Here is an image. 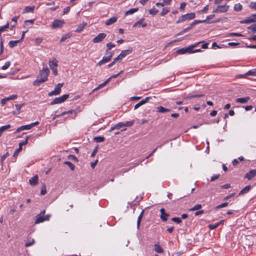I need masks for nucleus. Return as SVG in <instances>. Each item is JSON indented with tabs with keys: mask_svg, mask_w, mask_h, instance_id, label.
I'll list each match as a JSON object with an SVG mask.
<instances>
[{
	"mask_svg": "<svg viewBox=\"0 0 256 256\" xmlns=\"http://www.w3.org/2000/svg\"><path fill=\"white\" fill-rule=\"evenodd\" d=\"M50 70L46 66H45L42 70H40L38 78L33 82V85L39 86L41 83L48 80Z\"/></svg>",
	"mask_w": 256,
	"mask_h": 256,
	"instance_id": "obj_1",
	"label": "nucleus"
},
{
	"mask_svg": "<svg viewBox=\"0 0 256 256\" xmlns=\"http://www.w3.org/2000/svg\"><path fill=\"white\" fill-rule=\"evenodd\" d=\"M128 54V50H122L121 53L115 58L112 62L108 64V67L110 68L114 65L116 62L121 61Z\"/></svg>",
	"mask_w": 256,
	"mask_h": 256,
	"instance_id": "obj_2",
	"label": "nucleus"
},
{
	"mask_svg": "<svg viewBox=\"0 0 256 256\" xmlns=\"http://www.w3.org/2000/svg\"><path fill=\"white\" fill-rule=\"evenodd\" d=\"M128 126V122L125 123L120 122L116 124L114 126H112L110 130V132H111L115 130H120V131H124L126 130V126Z\"/></svg>",
	"mask_w": 256,
	"mask_h": 256,
	"instance_id": "obj_3",
	"label": "nucleus"
},
{
	"mask_svg": "<svg viewBox=\"0 0 256 256\" xmlns=\"http://www.w3.org/2000/svg\"><path fill=\"white\" fill-rule=\"evenodd\" d=\"M230 6L228 4L220 5L216 8H213L212 12L215 13L226 12H228Z\"/></svg>",
	"mask_w": 256,
	"mask_h": 256,
	"instance_id": "obj_4",
	"label": "nucleus"
},
{
	"mask_svg": "<svg viewBox=\"0 0 256 256\" xmlns=\"http://www.w3.org/2000/svg\"><path fill=\"white\" fill-rule=\"evenodd\" d=\"M195 18V14L194 12H190L182 16L178 20H177L176 23H180L184 22L187 20H192Z\"/></svg>",
	"mask_w": 256,
	"mask_h": 256,
	"instance_id": "obj_5",
	"label": "nucleus"
},
{
	"mask_svg": "<svg viewBox=\"0 0 256 256\" xmlns=\"http://www.w3.org/2000/svg\"><path fill=\"white\" fill-rule=\"evenodd\" d=\"M69 97L68 94H64L63 96L55 98L50 102V105L61 104L64 102Z\"/></svg>",
	"mask_w": 256,
	"mask_h": 256,
	"instance_id": "obj_6",
	"label": "nucleus"
},
{
	"mask_svg": "<svg viewBox=\"0 0 256 256\" xmlns=\"http://www.w3.org/2000/svg\"><path fill=\"white\" fill-rule=\"evenodd\" d=\"M64 83L57 84L54 88V90L48 93V96H51L58 95L60 93L61 88L62 87Z\"/></svg>",
	"mask_w": 256,
	"mask_h": 256,
	"instance_id": "obj_7",
	"label": "nucleus"
},
{
	"mask_svg": "<svg viewBox=\"0 0 256 256\" xmlns=\"http://www.w3.org/2000/svg\"><path fill=\"white\" fill-rule=\"evenodd\" d=\"M51 215L50 214H46V216H41L40 214H38L36 218L34 224H38L42 222H44V221H46L49 220L50 218Z\"/></svg>",
	"mask_w": 256,
	"mask_h": 256,
	"instance_id": "obj_8",
	"label": "nucleus"
},
{
	"mask_svg": "<svg viewBox=\"0 0 256 256\" xmlns=\"http://www.w3.org/2000/svg\"><path fill=\"white\" fill-rule=\"evenodd\" d=\"M114 52H109L108 56H104L102 60H100L98 64V66H100L102 64H105L107 62H108L110 60L112 59V56L114 54Z\"/></svg>",
	"mask_w": 256,
	"mask_h": 256,
	"instance_id": "obj_9",
	"label": "nucleus"
},
{
	"mask_svg": "<svg viewBox=\"0 0 256 256\" xmlns=\"http://www.w3.org/2000/svg\"><path fill=\"white\" fill-rule=\"evenodd\" d=\"M49 66L50 69L52 70L53 74L55 76H56L58 74V71L56 69L58 66V60L56 59L54 60H50Z\"/></svg>",
	"mask_w": 256,
	"mask_h": 256,
	"instance_id": "obj_10",
	"label": "nucleus"
},
{
	"mask_svg": "<svg viewBox=\"0 0 256 256\" xmlns=\"http://www.w3.org/2000/svg\"><path fill=\"white\" fill-rule=\"evenodd\" d=\"M106 34L105 33H100L92 40L94 43H98L102 42L106 37Z\"/></svg>",
	"mask_w": 256,
	"mask_h": 256,
	"instance_id": "obj_11",
	"label": "nucleus"
},
{
	"mask_svg": "<svg viewBox=\"0 0 256 256\" xmlns=\"http://www.w3.org/2000/svg\"><path fill=\"white\" fill-rule=\"evenodd\" d=\"M176 54H184L186 53L191 54L192 53V50H191L190 46L187 48H184L180 49L176 51Z\"/></svg>",
	"mask_w": 256,
	"mask_h": 256,
	"instance_id": "obj_12",
	"label": "nucleus"
},
{
	"mask_svg": "<svg viewBox=\"0 0 256 256\" xmlns=\"http://www.w3.org/2000/svg\"><path fill=\"white\" fill-rule=\"evenodd\" d=\"M64 24V22L58 20H56L52 22V24L51 26V28H59L62 26Z\"/></svg>",
	"mask_w": 256,
	"mask_h": 256,
	"instance_id": "obj_13",
	"label": "nucleus"
},
{
	"mask_svg": "<svg viewBox=\"0 0 256 256\" xmlns=\"http://www.w3.org/2000/svg\"><path fill=\"white\" fill-rule=\"evenodd\" d=\"M256 176V170H252L249 172H247L244 177L250 180Z\"/></svg>",
	"mask_w": 256,
	"mask_h": 256,
	"instance_id": "obj_14",
	"label": "nucleus"
},
{
	"mask_svg": "<svg viewBox=\"0 0 256 256\" xmlns=\"http://www.w3.org/2000/svg\"><path fill=\"white\" fill-rule=\"evenodd\" d=\"M150 98H151L150 96L146 98L144 100L140 102L134 106V110H136L140 106L146 104L148 102V100Z\"/></svg>",
	"mask_w": 256,
	"mask_h": 256,
	"instance_id": "obj_15",
	"label": "nucleus"
},
{
	"mask_svg": "<svg viewBox=\"0 0 256 256\" xmlns=\"http://www.w3.org/2000/svg\"><path fill=\"white\" fill-rule=\"evenodd\" d=\"M161 213L160 218L163 222H166L167 220V217L169 216V214L165 212V210L164 208H162L160 210Z\"/></svg>",
	"mask_w": 256,
	"mask_h": 256,
	"instance_id": "obj_16",
	"label": "nucleus"
},
{
	"mask_svg": "<svg viewBox=\"0 0 256 256\" xmlns=\"http://www.w3.org/2000/svg\"><path fill=\"white\" fill-rule=\"evenodd\" d=\"M38 175H35L33 177L31 178L29 180V183L32 186H36L38 184Z\"/></svg>",
	"mask_w": 256,
	"mask_h": 256,
	"instance_id": "obj_17",
	"label": "nucleus"
},
{
	"mask_svg": "<svg viewBox=\"0 0 256 256\" xmlns=\"http://www.w3.org/2000/svg\"><path fill=\"white\" fill-rule=\"evenodd\" d=\"M118 18L116 16H113L107 20L105 23L106 26H110L116 22Z\"/></svg>",
	"mask_w": 256,
	"mask_h": 256,
	"instance_id": "obj_18",
	"label": "nucleus"
},
{
	"mask_svg": "<svg viewBox=\"0 0 256 256\" xmlns=\"http://www.w3.org/2000/svg\"><path fill=\"white\" fill-rule=\"evenodd\" d=\"M30 126L29 124L22 126L18 128L16 130L15 133L17 134V133L20 132L22 130H30Z\"/></svg>",
	"mask_w": 256,
	"mask_h": 256,
	"instance_id": "obj_19",
	"label": "nucleus"
},
{
	"mask_svg": "<svg viewBox=\"0 0 256 256\" xmlns=\"http://www.w3.org/2000/svg\"><path fill=\"white\" fill-rule=\"evenodd\" d=\"M87 25V23L84 22L82 24H80L75 30L76 32H80L84 29L85 26Z\"/></svg>",
	"mask_w": 256,
	"mask_h": 256,
	"instance_id": "obj_20",
	"label": "nucleus"
},
{
	"mask_svg": "<svg viewBox=\"0 0 256 256\" xmlns=\"http://www.w3.org/2000/svg\"><path fill=\"white\" fill-rule=\"evenodd\" d=\"M250 97L247 96L242 98H238L236 99V102L238 103L245 104L246 103L250 100Z\"/></svg>",
	"mask_w": 256,
	"mask_h": 256,
	"instance_id": "obj_21",
	"label": "nucleus"
},
{
	"mask_svg": "<svg viewBox=\"0 0 256 256\" xmlns=\"http://www.w3.org/2000/svg\"><path fill=\"white\" fill-rule=\"evenodd\" d=\"M157 112L160 113H164L166 112H169L170 110L168 108H164L162 106H159L156 108Z\"/></svg>",
	"mask_w": 256,
	"mask_h": 256,
	"instance_id": "obj_22",
	"label": "nucleus"
},
{
	"mask_svg": "<svg viewBox=\"0 0 256 256\" xmlns=\"http://www.w3.org/2000/svg\"><path fill=\"white\" fill-rule=\"evenodd\" d=\"M21 40H10L9 43V46L11 48H13L14 46H16L18 44L21 42Z\"/></svg>",
	"mask_w": 256,
	"mask_h": 256,
	"instance_id": "obj_23",
	"label": "nucleus"
},
{
	"mask_svg": "<svg viewBox=\"0 0 256 256\" xmlns=\"http://www.w3.org/2000/svg\"><path fill=\"white\" fill-rule=\"evenodd\" d=\"M10 127L11 126L10 124H7L0 127V137L2 136V133L4 131L10 128Z\"/></svg>",
	"mask_w": 256,
	"mask_h": 256,
	"instance_id": "obj_24",
	"label": "nucleus"
},
{
	"mask_svg": "<svg viewBox=\"0 0 256 256\" xmlns=\"http://www.w3.org/2000/svg\"><path fill=\"white\" fill-rule=\"evenodd\" d=\"M250 186H247L244 188L239 193V195L244 194L247 193L250 189Z\"/></svg>",
	"mask_w": 256,
	"mask_h": 256,
	"instance_id": "obj_25",
	"label": "nucleus"
},
{
	"mask_svg": "<svg viewBox=\"0 0 256 256\" xmlns=\"http://www.w3.org/2000/svg\"><path fill=\"white\" fill-rule=\"evenodd\" d=\"M154 250L158 253H162L164 252L163 249L158 244H154Z\"/></svg>",
	"mask_w": 256,
	"mask_h": 256,
	"instance_id": "obj_26",
	"label": "nucleus"
},
{
	"mask_svg": "<svg viewBox=\"0 0 256 256\" xmlns=\"http://www.w3.org/2000/svg\"><path fill=\"white\" fill-rule=\"evenodd\" d=\"M24 105V104H16L15 105V107L16 108V109L17 110V112H12V114H18L20 113V109L21 108H22V106H23Z\"/></svg>",
	"mask_w": 256,
	"mask_h": 256,
	"instance_id": "obj_27",
	"label": "nucleus"
},
{
	"mask_svg": "<svg viewBox=\"0 0 256 256\" xmlns=\"http://www.w3.org/2000/svg\"><path fill=\"white\" fill-rule=\"evenodd\" d=\"M248 32H256V24H254L248 28Z\"/></svg>",
	"mask_w": 256,
	"mask_h": 256,
	"instance_id": "obj_28",
	"label": "nucleus"
},
{
	"mask_svg": "<svg viewBox=\"0 0 256 256\" xmlns=\"http://www.w3.org/2000/svg\"><path fill=\"white\" fill-rule=\"evenodd\" d=\"M34 8V6H26L23 12V13H28L32 12Z\"/></svg>",
	"mask_w": 256,
	"mask_h": 256,
	"instance_id": "obj_29",
	"label": "nucleus"
},
{
	"mask_svg": "<svg viewBox=\"0 0 256 256\" xmlns=\"http://www.w3.org/2000/svg\"><path fill=\"white\" fill-rule=\"evenodd\" d=\"M206 20H195L191 24V26L192 28L196 24H200V23H204L206 22Z\"/></svg>",
	"mask_w": 256,
	"mask_h": 256,
	"instance_id": "obj_30",
	"label": "nucleus"
},
{
	"mask_svg": "<svg viewBox=\"0 0 256 256\" xmlns=\"http://www.w3.org/2000/svg\"><path fill=\"white\" fill-rule=\"evenodd\" d=\"M206 20H195L191 24V26L192 28L196 24H200V23H204L206 22Z\"/></svg>",
	"mask_w": 256,
	"mask_h": 256,
	"instance_id": "obj_31",
	"label": "nucleus"
},
{
	"mask_svg": "<svg viewBox=\"0 0 256 256\" xmlns=\"http://www.w3.org/2000/svg\"><path fill=\"white\" fill-rule=\"evenodd\" d=\"M206 20H195L191 24V26L192 28L196 24H200V23H204L206 22Z\"/></svg>",
	"mask_w": 256,
	"mask_h": 256,
	"instance_id": "obj_32",
	"label": "nucleus"
},
{
	"mask_svg": "<svg viewBox=\"0 0 256 256\" xmlns=\"http://www.w3.org/2000/svg\"><path fill=\"white\" fill-rule=\"evenodd\" d=\"M143 214H144V210H142L140 214V216H138V220H137V228L138 229L139 228H140V222L142 220V216H143Z\"/></svg>",
	"mask_w": 256,
	"mask_h": 256,
	"instance_id": "obj_33",
	"label": "nucleus"
},
{
	"mask_svg": "<svg viewBox=\"0 0 256 256\" xmlns=\"http://www.w3.org/2000/svg\"><path fill=\"white\" fill-rule=\"evenodd\" d=\"M242 5L238 3V4H236L234 5V10L236 11V12H240V10H242Z\"/></svg>",
	"mask_w": 256,
	"mask_h": 256,
	"instance_id": "obj_34",
	"label": "nucleus"
},
{
	"mask_svg": "<svg viewBox=\"0 0 256 256\" xmlns=\"http://www.w3.org/2000/svg\"><path fill=\"white\" fill-rule=\"evenodd\" d=\"M142 22H143V20H140L139 21H138L136 22L134 24L133 26L134 27H136V26H139L140 24H142V28H144V27L146 26V23H142Z\"/></svg>",
	"mask_w": 256,
	"mask_h": 256,
	"instance_id": "obj_35",
	"label": "nucleus"
},
{
	"mask_svg": "<svg viewBox=\"0 0 256 256\" xmlns=\"http://www.w3.org/2000/svg\"><path fill=\"white\" fill-rule=\"evenodd\" d=\"M64 164L67 165L72 170H74L75 166L70 162L66 161L64 162Z\"/></svg>",
	"mask_w": 256,
	"mask_h": 256,
	"instance_id": "obj_36",
	"label": "nucleus"
},
{
	"mask_svg": "<svg viewBox=\"0 0 256 256\" xmlns=\"http://www.w3.org/2000/svg\"><path fill=\"white\" fill-rule=\"evenodd\" d=\"M94 140L96 142H100L104 141V136H96L94 138Z\"/></svg>",
	"mask_w": 256,
	"mask_h": 256,
	"instance_id": "obj_37",
	"label": "nucleus"
},
{
	"mask_svg": "<svg viewBox=\"0 0 256 256\" xmlns=\"http://www.w3.org/2000/svg\"><path fill=\"white\" fill-rule=\"evenodd\" d=\"M70 34H66L62 36L60 40V42H64L67 38H70Z\"/></svg>",
	"mask_w": 256,
	"mask_h": 256,
	"instance_id": "obj_38",
	"label": "nucleus"
},
{
	"mask_svg": "<svg viewBox=\"0 0 256 256\" xmlns=\"http://www.w3.org/2000/svg\"><path fill=\"white\" fill-rule=\"evenodd\" d=\"M115 46V44L114 43L112 42H109L106 44V52H108L110 50L111 48H114Z\"/></svg>",
	"mask_w": 256,
	"mask_h": 256,
	"instance_id": "obj_39",
	"label": "nucleus"
},
{
	"mask_svg": "<svg viewBox=\"0 0 256 256\" xmlns=\"http://www.w3.org/2000/svg\"><path fill=\"white\" fill-rule=\"evenodd\" d=\"M30 136H27L24 140L19 143V146H20L22 148V146L26 144L28 142V140Z\"/></svg>",
	"mask_w": 256,
	"mask_h": 256,
	"instance_id": "obj_40",
	"label": "nucleus"
},
{
	"mask_svg": "<svg viewBox=\"0 0 256 256\" xmlns=\"http://www.w3.org/2000/svg\"><path fill=\"white\" fill-rule=\"evenodd\" d=\"M192 28V27L191 26V25L190 24L188 27L182 30L178 34V36L181 35V34H183L184 33L187 32L189 30H190Z\"/></svg>",
	"mask_w": 256,
	"mask_h": 256,
	"instance_id": "obj_41",
	"label": "nucleus"
},
{
	"mask_svg": "<svg viewBox=\"0 0 256 256\" xmlns=\"http://www.w3.org/2000/svg\"><path fill=\"white\" fill-rule=\"evenodd\" d=\"M34 244H35V240H34V239L32 238L30 242H27L26 243L25 246L26 247H29V246H32Z\"/></svg>",
	"mask_w": 256,
	"mask_h": 256,
	"instance_id": "obj_42",
	"label": "nucleus"
},
{
	"mask_svg": "<svg viewBox=\"0 0 256 256\" xmlns=\"http://www.w3.org/2000/svg\"><path fill=\"white\" fill-rule=\"evenodd\" d=\"M202 208L201 204H197L195 205L194 207L191 208L190 209V210H191V211L196 210H200V208Z\"/></svg>",
	"mask_w": 256,
	"mask_h": 256,
	"instance_id": "obj_43",
	"label": "nucleus"
},
{
	"mask_svg": "<svg viewBox=\"0 0 256 256\" xmlns=\"http://www.w3.org/2000/svg\"><path fill=\"white\" fill-rule=\"evenodd\" d=\"M46 186L45 184H44L41 188L40 194L44 196L46 194Z\"/></svg>",
	"mask_w": 256,
	"mask_h": 256,
	"instance_id": "obj_44",
	"label": "nucleus"
},
{
	"mask_svg": "<svg viewBox=\"0 0 256 256\" xmlns=\"http://www.w3.org/2000/svg\"><path fill=\"white\" fill-rule=\"evenodd\" d=\"M256 73V68H253L248 70L246 73V75H254Z\"/></svg>",
	"mask_w": 256,
	"mask_h": 256,
	"instance_id": "obj_45",
	"label": "nucleus"
},
{
	"mask_svg": "<svg viewBox=\"0 0 256 256\" xmlns=\"http://www.w3.org/2000/svg\"><path fill=\"white\" fill-rule=\"evenodd\" d=\"M158 12V11L154 8L150 9L148 10L149 14L153 16L156 14Z\"/></svg>",
	"mask_w": 256,
	"mask_h": 256,
	"instance_id": "obj_46",
	"label": "nucleus"
},
{
	"mask_svg": "<svg viewBox=\"0 0 256 256\" xmlns=\"http://www.w3.org/2000/svg\"><path fill=\"white\" fill-rule=\"evenodd\" d=\"M43 40L42 38H36L35 39V44L36 46L39 45Z\"/></svg>",
	"mask_w": 256,
	"mask_h": 256,
	"instance_id": "obj_47",
	"label": "nucleus"
},
{
	"mask_svg": "<svg viewBox=\"0 0 256 256\" xmlns=\"http://www.w3.org/2000/svg\"><path fill=\"white\" fill-rule=\"evenodd\" d=\"M219 226V223H217L216 224H209L208 227L210 230H214L216 228Z\"/></svg>",
	"mask_w": 256,
	"mask_h": 256,
	"instance_id": "obj_48",
	"label": "nucleus"
},
{
	"mask_svg": "<svg viewBox=\"0 0 256 256\" xmlns=\"http://www.w3.org/2000/svg\"><path fill=\"white\" fill-rule=\"evenodd\" d=\"M228 203L226 202H224V203H222L218 206H216V208H224V207H226V206H228Z\"/></svg>",
	"mask_w": 256,
	"mask_h": 256,
	"instance_id": "obj_49",
	"label": "nucleus"
},
{
	"mask_svg": "<svg viewBox=\"0 0 256 256\" xmlns=\"http://www.w3.org/2000/svg\"><path fill=\"white\" fill-rule=\"evenodd\" d=\"M169 12V10L168 8H164L160 13V15L164 16Z\"/></svg>",
	"mask_w": 256,
	"mask_h": 256,
	"instance_id": "obj_50",
	"label": "nucleus"
},
{
	"mask_svg": "<svg viewBox=\"0 0 256 256\" xmlns=\"http://www.w3.org/2000/svg\"><path fill=\"white\" fill-rule=\"evenodd\" d=\"M10 62H6L2 66V70H6L7 68H8V67L10 66Z\"/></svg>",
	"mask_w": 256,
	"mask_h": 256,
	"instance_id": "obj_51",
	"label": "nucleus"
},
{
	"mask_svg": "<svg viewBox=\"0 0 256 256\" xmlns=\"http://www.w3.org/2000/svg\"><path fill=\"white\" fill-rule=\"evenodd\" d=\"M172 220L177 224H180L182 222V220L180 218H172Z\"/></svg>",
	"mask_w": 256,
	"mask_h": 256,
	"instance_id": "obj_52",
	"label": "nucleus"
},
{
	"mask_svg": "<svg viewBox=\"0 0 256 256\" xmlns=\"http://www.w3.org/2000/svg\"><path fill=\"white\" fill-rule=\"evenodd\" d=\"M228 36H244L236 32H232L228 34Z\"/></svg>",
	"mask_w": 256,
	"mask_h": 256,
	"instance_id": "obj_53",
	"label": "nucleus"
},
{
	"mask_svg": "<svg viewBox=\"0 0 256 256\" xmlns=\"http://www.w3.org/2000/svg\"><path fill=\"white\" fill-rule=\"evenodd\" d=\"M10 155V154L8 153V152H6L5 154H3L2 157H1V162H2V164H3V162L4 160V159L8 157V156H9Z\"/></svg>",
	"mask_w": 256,
	"mask_h": 256,
	"instance_id": "obj_54",
	"label": "nucleus"
},
{
	"mask_svg": "<svg viewBox=\"0 0 256 256\" xmlns=\"http://www.w3.org/2000/svg\"><path fill=\"white\" fill-rule=\"evenodd\" d=\"M17 98H18L17 94H13V95L10 96L9 97L6 98V100H8V101L10 100H14L16 99Z\"/></svg>",
	"mask_w": 256,
	"mask_h": 256,
	"instance_id": "obj_55",
	"label": "nucleus"
},
{
	"mask_svg": "<svg viewBox=\"0 0 256 256\" xmlns=\"http://www.w3.org/2000/svg\"><path fill=\"white\" fill-rule=\"evenodd\" d=\"M204 96V94H195V95L188 96L186 98H200V97L203 96Z\"/></svg>",
	"mask_w": 256,
	"mask_h": 256,
	"instance_id": "obj_56",
	"label": "nucleus"
},
{
	"mask_svg": "<svg viewBox=\"0 0 256 256\" xmlns=\"http://www.w3.org/2000/svg\"><path fill=\"white\" fill-rule=\"evenodd\" d=\"M68 158L70 159V160H74L76 162H78V158L74 155H72V154L69 155L68 156Z\"/></svg>",
	"mask_w": 256,
	"mask_h": 256,
	"instance_id": "obj_57",
	"label": "nucleus"
},
{
	"mask_svg": "<svg viewBox=\"0 0 256 256\" xmlns=\"http://www.w3.org/2000/svg\"><path fill=\"white\" fill-rule=\"evenodd\" d=\"M250 7L252 9L256 10V2H252L250 4Z\"/></svg>",
	"mask_w": 256,
	"mask_h": 256,
	"instance_id": "obj_58",
	"label": "nucleus"
},
{
	"mask_svg": "<svg viewBox=\"0 0 256 256\" xmlns=\"http://www.w3.org/2000/svg\"><path fill=\"white\" fill-rule=\"evenodd\" d=\"M22 150V148L20 146H19L18 149H16L14 154V156H17L18 153Z\"/></svg>",
	"mask_w": 256,
	"mask_h": 256,
	"instance_id": "obj_59",
	"label": "nucleus"
},
{
	"mask_svg": "<svg viewBox=\"0 0 256 256\" xmlns=\"http://www.w3.org/2000/svg\"><path fill=\"white\" fill-rule=\"evenodd\" d=\"M98 146H97L96 147V148L94 150L93 152H92V153L91 154V156L92 157H94L95 156L96 154L98 152Z\"/></svg>",
	"mask_w": 256,
	"mask_h": 256,
	"instance_id": "obj_60",
	"label": "nucleus"
},
{
	"mask_svg": "<svg viewBox=\"0 0 256 256\" xmlns=\"http://www.w3.org/2000/svg\"><path fill=\"white\" fill-rule=\"evenodd\" d=\"M186 6V2H183L181 3L180 8H179L180 10H184Z\"/></svg>",
	"mask_w": 256,
	"mask_h": 256,
	"instance_id": "obj_61",
	"label": "nucleus"
},
{
	"mask_svg": "<svg viewBox=\"0 0 256 256\" xmlns=\"http://www.w3.org/2000/svg\"><path fill=\"white\" fill-rule=\"evenodd\" d=\"M138 10V8H131L129 10V14H133L134 12H137Z\"/></svg>",
	"mask_w": 256,
	"mask_h": 256,
	"instance_id": "obj_62",
	"label": "nucleus"
},
{
	"mask_svg": "<svg viewBox=\"0 0 256 256\" xmlns=\"http://www.w3.org/2000/svg\"><path fill=\"white\" fill-rule=\"evenodd\" d=\"M219 176H220L219 174H216V175L213 176L211 178L210 181L213 182V181L216 180V179H218L219 178Z\"/></svg>",
	"mask_w": 256,
	"mask_h": 256,
	"instance_id": "obj_63",
	"label": "nucleus"
},
{
	"mask_svg": "<svg viewBox=\"0 0 256 256\" xmlns=\"http://www.w3.org/2000/svg\"><path fill=\"white\" fill-rule=\"evenodd\" d=\"M208 6L206 5V6L202 10L200 11L199 12L203 13L205 12H206L208 11Z\"/></svg>",
	"mask_w": 256,
	"mask_h": 256,
	"instance_id": "obj_64",
	"label": "nucleus"
}]
</instances>
